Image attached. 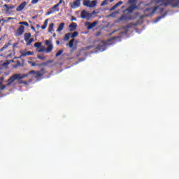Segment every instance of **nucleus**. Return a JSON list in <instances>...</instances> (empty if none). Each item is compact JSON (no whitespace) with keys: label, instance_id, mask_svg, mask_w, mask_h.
<instances>
[{"label":"nucleus","instance_id":"nucleus-1","mask_svg":"<svg viewBox=\"0 0 179 179\" xmlns=\"http://www.w3.org/2000/svg\"><path fill=\"white\" fill-rule=\"evenodd\" d=\"M45 73V69H41V71H35L34 70L30 71L28 73L26 74H20L16 73L10 76V78L7 80L8 83H7V86H10L12 83L15 80H22V79H24V78H27L29 75H34V78H41L43 75Z\"/></svg>","mask_w":179,"mask_h":179},{"label":"nucleus","instance_id":"nucleus-2","mask_svg":"<svg viewBox=\"0 0 179 179\" xmlns=\"http://www.w3.org/2000/svg\"><path fill=\"white\" fill-rule=\"evenodd\" d=\"M156 3H161V6L171 4L172 8H179V0H157Z\"/></svg>","mask_w":179,"mask_h":179},{"label":"nucleus","instance_id":"nucleus-3","mask_svg":"<svg viewBox=\"0 0 179 179\" xmlns=\"http://www.w3.org/2000/svg\"><path fill=\"white\" fill-rule=\"evenodd\" d=\"M111 40H108V41H101L96 48L98 50H99L100 52H103V51H105L107 47L109 45H111Z\"/></svg>","mask_w":179,"mask_h":179},{"label":"nucleus","instance_id":"nucleus-4","mask_svg":"<svg viewBox=\"0 0 179 179\" xmlns=\"http://www.w3.org/2000/svg\"><path fill=\"white\" fill-rule=\"evenodd\" d=\"M83 5L87 8H95L97 6V1L83 0Z\"/></svg>","mask_w":179,"mask_h":179},{"label":"nucleus","instance_id":"nucleus-5","mask_svg":"<svg viewBox=\"0 0 179 179\" xmlns=\"http://www.w3.org/2000/svg\"><path fill=\"white\" fill-rule=\"evenodd\" d=\"M81 19H86L87 20H90L92 19V14L87 13L86 10H83L80 14Z\"/></svg>","mask_w":179,"mask_h":179},{"label":"nucleus","instance_id":"nucleus-6","mask_svg":"<svg viewBox=\"0 0 179 179\" xmlns=\"http://www.w3.org/2000/svg\"><path fill=\"white\" fill-rule=\"evenodd\" d=\"M98 24H99V21H94L92 23H90V22H86L85 27H87L88 30H92V29H94V27L97 26Z\"/></svg>","mask_w":179,"mask_h":179},{"label":"nucleus","instance_id":"nucleus-7","mask_svg":"<svg viewBox=\"0 0 179 179\" xmlns=\"http://www.w3.org/2000/svg\"><path fill=\"white\" fill-rule=\"evenodd\" d=\"M156 10H159V13H162L163 10H164V8L162 7V6H157L153 8L152 10V12L150 15H146V16H152V15L155 14L156 13Z\"/></svg>","mask_w":179,"mask_h":179},{"label":"nucleus","instance_id":"nucleus-8","mask_svg":"<svg viewBox=\"0 0 179 179\" xmlns=\"http://www.w3.org/2000/svg\"><path fill=\"white\" fill-rule=\"evenodd\" d=\"M131 19H132V16H131V14H124L119 18V20L120 22H127L128 20H131Z\"/></svg>","mask_w":179,"mask_h":179},{"label":"nucleus","instance_id":"nucleus-9","mask_svg":"<svg viewBox=\"0 0 179 179\" xmlns=\"http://www.w3.org/2000/svg\"><path fill=\"white\" fill-rule=\"evenodd\" d=\"M24 33V26L20 25L19 28L17 29V31L15 33L16 37H19L20 36H22Z\"/></svg>","mask_w":179,"mask_h":179},{"label":"nucleus","instance_id":"nucleus-10","mask_svg":"<svg viewBox=\"0 0 179 179\" xmlns=\"http://www.w3.org/2000/svg\"><path fill=\"white\" fill-rule=\"evenodd\" d=\"M26 5H27V2L24 1L22 2L17 8V12H22L24 8H26Z\"/></svg>","mask_w":179,"mask_h":179},{"label":"nucleus","instance_id":"nucleus-11","mask_svg":"<svg viewBox=\"0 0 179 179\" xmlns=\"http://www.w3.org/2000/svg\"><path fill=\"white\" fill-rule=\"evenodd\" d=\"M136 8H138V6H136V4H133L130 6L128 8H127L126 10H127V12H129V13H132L134 10L136 9Z\"/></svg>","mask_w":179,"mask_h":179},{"label":"nucleus","instance_id":"nucleus-12","mask_svg":"<svg viewBox=\"0 0 179 179\" xmlns=\"http://www.w3.org/2000/svg\"><path fill=\"white\" fill-rule=\"evenodd\" d=\"M79 6H80V0H76L73 3L71 8H73V9H76V8H79Z\"/></svg>","mask_w":179,"mask_h":179},{"label":"nucleus","instance_id":"nucleus-13","mask_svg":"<svg viewBox=\"0 0 179 179\" xmlns=\"http://www.w3.org/2000/svg\"><path fill=\"white\" fill-rule=\"evenodd\" d=\"M13 19H16V18L12 17H7L6 19L1 18V20L3 22L1 23V26H5V23H8V22H9V20H13Z\"/></svg>","mask_w":179,"mask_h":179},{"label":"nucleus","instance_id":"nucleus-14","mask_svg":"<svg viewBox=\"0 0 179 179\" xmlns=\"http://www.w3.org/2000/svg\"><path fill=\"white\" fill-rule=\"evenodd\" d=\"M3 80H4L3 78H0V90H5L6 87L10 86V85H8V84H6V85H2V83H3Z\"/></svg>","mask_w":179,"mask_h":179},{"label":"nucleus","instance_id":"nucleus-15","mask_svg":"<svg viewBox=\"0 0 179 179\" xmlns=\"http://www.w3.org/2000/svg\"><path fill=\"white\" fill-rule=\"evenodd\" d=\"M166 16H167V13H165L164 15H162L160 17H158L155 21L154 23H157V22H160V20H162V19H164V17H166Z\"/></svg>","mask_w":179,"mask_h":179},{"label":"nucleus","instance_id":"nucleus-16","mask_svg":"<svg viewBox=\"0 0 179 179\" xmlns=\"http://www.w3.org/2000/svg\"><path fill=\"white\" fill-rule=\"evenodd\" d=\"M54 60H48L46 62L39 64V66H48V64H52Z\"/></svg>","mask_w":179,"mask_h":179},{"label":"nucleus","instance_id":"nucleus-17","mask_svg":"<svg viewBox=\"0 0 179 179\" xmlns=\"http://www.w3.org/2000/svg\"><path fill=\"white\" fill-rule=\"evenodd\" d=\"M64 27H65V23L62 22V23L59 25V27H58V28H57V31H58V32L62 31L64 30Z\"/></svg>","mask_w":179,"mask_h":179},{"label":"nucleus","instance_id":"nucleus-18","mask_svg":"<svg viewBox=\"0 0 179 179\" xmlns=\"http://www.w3.org/2000/svg\"><path fill=\"white\" fill-rule=\"evenodd\" d=\"M30 37H31V34L30 33H25L24 35V38L26 42L29 41L30 40Z\"/></svg>","mask_w":179,"mask_h":179},{"label":"nucleus","instance_id":"nucleus-19","mask_svg":"<svg viewBox=\"0 0 179 179\" xmlns=\"http://www.w3.org/2000/svg\"><path fill=\"white\" fill-rule=\"evenodd\" d=\"M28 64H29V65H31V66H40V64H38V61H36L35 62H33L31 61H29Z\"/></svg>","mask_w":179,"mask_h":179},{"label":"nucleus","instance_id":"nucleus-20","mask_svg":"<svg viewBox=\"0 0 179 179\" xmlns=\"http://www.w3.org/2000/svg\"><path fill=\"white\" fill-rule=\"evenodd\" d=\"M69 27L70 29H70L71 31H73V30H75V29H76V27H78V25L76 24V23L72 22L71 24H70V25L69 26Z\"/></svg>","mask_w":179,"mask_h":179},{"label":"nucleus","instance_id":"nucleus-21","mask_svg":"<svg viewBox=\"0 0 179 179\" xmlns=\"http://www.w3.org/2000/svg\"><path fill=\"white\" fill-rule=\"evenodd\" d=\"M47 26H48V20H45L44 23H43V25L42 26L41 29L42 30H45V29H47Z\"/></svg>","mask_w":179,"mask_h":179},{"label":"nucleus","instance_id":"nucleus-22","mask_svg":"<svg viewBox=\"0 0 179 179\" xmlns=\"http://www.w3.org/2000/svg\"><path fill=\"white\" fill-rule=\"evenodd\" d=\"M48 31H49V33H52V31H54V23H51L49 25Z\"/></svg>","mask_w":179,"mask_h":179},{"label":"nucleus","instance_id":"nucleus-23","mask_svg":"<svg viewBox=\"0 0 179 179\" xmlns=\"http://www.w3.org/2000/svg\"><path fill=\"white\" fill-rule=\"evenodd\" d=\"M52 48H54L52 44L49 45L48 48L45 50L46 52H51L52 51Z\"/></svg>","mask_w":179,"mask_h":179},{"label":"nucleus","instance_id":"nucleus-24","mask_svg":"<svg viewBox=\"0 0 179 179\" xmlns=\"http://www.w3.org/2000/svg\"><path fill=\"white\" fill-rule=\"evenodd\" d=\"M79 34V33H78V31H74L73 33H71V38L74 39L75 37H77V36Z\"/></svg>","mask_w":179,"mask_h":179},{"label":"nucleus","instance_id":"nucleus-25","mask_svg":"<svg viewBox=\"0 0 179 179\" xmlns=\"http://www.w3.org/2000/svg\"><path fill=\"white\" fill-rule=\"evenodd\" d=\"M71 34H72V33H68L64 36V40L66 41H68V40H69V38H71Z\"/></svg>","mask_w":179,"mask_h":179},{"label":"nucleus","instance_id":"nucleus-26","mask_svg":"<svg viewBox=\"0 0 179 179\" xmlns=\"http://www.w3.org/2000/svg\"><path fill=\"white\" fill-rule=\"evenodd\" d=\"M75 41V39H71L69 44H67L66 45H69V47H70V48H72V47H73V42Z\"/></svg>","mask_w":179,"mask_h":179},{"label":"nucleus","instance_id":"nucleus-27","mask_svg":"<svg viewBox=\"0 0 179 179\" xmlns=\"http://www.w3.org/2000/svg\"><path fill=\"white\" fill-rule=\"evenodd\" d=\"M108 1H110V0L103 1L102 3L100 4V6H106V5H108Z\"/></svg>","mask_w":179,"mask_h":179},{"label":"nucleus","instance_id":"nucleus-28","mask_svg":"<svg viewBox=\"0 0 179 179\" xmlns=\"http://www.w3.org/2000/svg\"><path fill=\"white\" fill-rule=\"evenodd\" d=\"M4 8H6V9H15V6H8V4H5L4 5Z\"/></svg>","mask_w":179,"mask_h":179},{"label":"nucleus","instance_id":"nucleus-29","mask_svg":"<svg viewBox=\"0 0 179 179\" xmlns=\"http://www.w3.org/2000/svg\"><path fill=\"white\" fill-rule=\"evenodd\" d=\"M51 9L53 10H55H55H56V12H59V8L57 7L56 5L53 6L51 8Z\"/></svg>","mask_w":179,"mask_h":179},{"label":"nucleus","instance_id":"nucleus-30","mask_svg":"<svg viewBox=\"0 0 179 179\" xmlns=\"http://www.w3.org/2000/svg\"><path fill=\"white\" fill-rule=\"evenodd\" d=\"M33 41H34V38H31L30 39H29V41L27 42V45H30V44H31L33 43Z\"/></svg>","mask_w":179,"mask_h":179},{"label":"nucleus","instance_id":"nucleus-31","mask_svg":"<svg viewBox=\"0 0 179 179\" xmlns=\"http://www.w3.org/2000/svg\"><path fill=\"white\" fill-rule=\"evenodd\" d=\"M34 47H36V48H40L41 47V43H38V42L35 43Z\"/></svg>","mask_w":179,"mask_h":179},{"label":"nucleus","instance_id":"nucleus-32","mask_svg":"<svg viewBox=\"0 0 179 179\" xmlns=\"http://www.w3.org/2000/svg\"><path fill=\"white\" fill-rule=\"evenodd\" d=\"M19 24H23L24 26L29 27V23L27 22H19Z\"/></svg>","mask_w":179,"mask_h":179},{"label":"nucleus","instance_id":"nucleus-33","mask_svg":"<svg viewBox=\"0 0 179 179\" xmlns=\"http://www.w3.org/2000/svg\"><path fill=\"white\" fill-rule=\"evenodd\" d=\"M97 13H99V12H96V10H93L91 13H90V15H91V19H93V15H97Z\"/></svg>","mask_w":179,"mask_h":179},{"label":"nucleus","instance_id":"nucleus-34","mask_svg":"<svg viewBox=\"0 0 179 179\" xmlns=\"http://www.w3.org/2000/svg\"><path fill=\"white\" fill-rule=\"evenodd\" d=\"M20 54H21V57H27V55H28L27 52H24V51H21Z\"/></svg>","mask_w":179,"mask_h":179},{"label":"nucleus","instance_id":"nucleus-35","mask_svg":"<svg viewBox=\"0 0 179 179\" xmlns=\"http://www.w3.org/2000/svg\"><path fill=\"white\" fill-rule=\"evenodd\" d=\"M62 52H64V50H59L57 54H56V57H59V55H61V54H62Z\"/></svg>","mask_w":179,"mask_h":179},{"label":"nucleus","instance_id":"nucleus-36","mask_svg":"<svg viewBox=\"0 0 179 179\" xmlns=\"http://www.w3.org/2000/svg\"><path fill=\"white\" fill-rule=\"evenodd\" d=\"M37 58H38V59H41L42 61H44V59H45V56L38 55Z\"/></svg>","mask_w":179,"mask_h":179},{"label":"nucleus","instance_id":"nucleus-37","mask_svg":"<svg viewBox=\"0 0 179 179\" xmlns=\"http://www.w3.org/2000/svg\"><path fill=\"white\" fill-rule=\"evenodd\" d=\"M122 5V1H119L117 3L115 4V6H116V8H118V6Z\"/></svg>","mask_w":179,"mask_h":179},{"label":"nucleus","instance_id":"nucleus-38","mask_svg":"<svg viewBox=\"0 0 179 179\" xmlns=\"http://www.w3.org/2000/svg\"><path fill=\"white\" fill-rule=\"evenodd\" d=\"M55 12V10L52 8L50 9V10L47 13V15H51Z\"/></svg>","mask_w":179,"mask_h":179},{"label":"nucleus","instance_id":"nucleus-39","mask_svg":"<svg viewBox=\"0 0 179 179\" xmlns=\"http://www.w3.org/2000/svg\"><path fill=\"white\" fill-rule=\"evenodd\" d=\"M10 45V43H6L4 45V46L3 47L4 48V50H6V48H8V47H9Z\"/></svg>","mask_w":179,"mask_h":179},{"label":"nucleus","instance_id":"nucleus-40","mask_svg":"<svg viewBox=\"0 0 179 179\" xmlns=\"http://www.w3.org/2000/svg\"><path fill=\"white\" fill-rule=\"evenodd\" d=\"M6 13L7 15H10L11 12H10V10L9 8H6Z\"/></svg>","mask_w":179,"mask_h":179},{"label":"nucleus","instance_id":"nucleus-41","mask_svg":"<svg viewBox=\"0 0 179 179\" xmlns=\"http://www.w3.org/2000/svg\"><path fill=\"white\" fill-rule=\"evenodd\" d=\"M50 43H51V41H50V40H46L45 44V45H50Z\"/></svg>","mask_w":179,"mask_h":179},{"label":"nucleus","instance_id":"nucleus-42","mask_svg":"<svg viewBox=\"0 0 179 179\" xmlns=\"http://www.w3.org/2000/svg\"><path fill=\"white\" fill-rule=\"evenodd\" d=\"M27 52V55H34V52L28 51Z\"/></svg>","mask_w":179,"mask_h":179},{"label":"nucleus","instance_id":"nucleus-43","mask_svg":"<svg viewBox=\"0 0 179 179\" xmlns=\"http://www.w3.org/2000/svg\"><path fill=\"white\" fill-rule=\"evenodd\" d=\"M115 9H117V6L115 5L113 6L110 9V10H114Z\"/></svg>","mask_w":179,"mask_h":179},{"label":"nucleus","instance_id":"nucleus-44","mask_svg":"<svg viewBox=\"0 0 179 179\" xmlns=\"http://www.w3.org/2000/svg\"><path fill=\"white\" fill-rule=\"evenodd\" d=\"M129 3H135V0H129Z\"/></svg>","mask_w":179,"mask_h":179},{"label":"nucleus","instance_id":"nucleus-45","mask_svg":"<svg viewBox=\"0 0 179 179\" xmlns=\"http://www.w3.org/2000/svg\"><path fill=\"white\" fill-rule=\"evenodd\" d=\"M38 2V0H32L31 3H37Z\"/></svg>","mask_w":179,"mask_h":179},{"label":"nucleus","instance_id":"nucleus-46","mask_svg":"<svg viewBox=\"0 0 179 179\" xmlns=\"http://www.w3.org/2000/svg\"><path fill=\"white\" fill-rule=\"evenodd\" d=\"M76 21V17H71V22Z\"/></svg>","mask_w":179,"mask_h":179},{"label":"nucleus","instance_id":"nucleus-47","mask_svg":"<svg viewBox=\"0 0 179 179\" xmlns=\"http://www.w3.org/2000/svg\"><path fill=\"white\" fill-rule=\"evenodd\" d=\"M23 83H24V81H23V80H20V81L18 82V84H19V85H23Z\"/></svg>","mask_w":179,"mask_h":179},{"label":"nucleus","instance_id":"nucleus-48","mask_svg":"<svg viewBox=\"0 0 179 179\" xmlns=\"http://www.w3.org/2000/svg\"><path fill=\"white\" fill-rule=\"evenodd\" d=\"M44 52V49L41 48L38 50V52Z\"/></svg>","mask_w":179,"mask_h":179},{"label":"nucleus","instance_id":"nucleus-49","mask_svg":"<svg viewBox=\"0 0 179 179\" xmlns=\"http://www.w3.org/2000/svg\"><path fill=\"white\" fill-rule=\"evenodd\" d=\"M56 44H57V45H59V41H56Z\"/></svg>","mask_w":179,"mask_h":179},{"label":"nucleus","instance_id":"nucleus-50","mask_svg":"<svg viewBox=\"0 0 179 179\" xmlns=\"http://www.w3.org/2000/svg\"><path fill=\"white\" fill-rule=\"evenodd\" d=\"M59 5H61L59 3L56 4V6L58 8L59 6Z\"/></svg>","mask_w":179,"mask_h":179},{"label":"nucleus","instance_id":"nucleus-51","mask_svg":"<svg viewBox=\"0 0 179 179\" xmlns=\"http://www.w3.org/2000/svg\"><path fill=\"white\" fill-rule=\"evenodd\" d=\"M3 50H5V48H3H3H1L0 49V51H3Z\"/></svg>","mask_w":179,"mask_h":179},{"label":"nucleus","instance_id":"nucleus-52","mask_svg":"<svg viewBox=\"0 0 179 179\" xmlns=\"http://www.w3.org/2000/svg\"><path fill=\"white\" fill-rule=\"evenodd\" d=\"M59 3L61 5V3H62V0H59Z\"/></svg>","mask_w":179,"mask_h":179},{"label":"nucleus","instance_id":"nucleus-53","mask_svg":"<svg viewBox=\"0 0 179 179\" xmlns=\"http://www.w3.org/2000/svg\"><path fill=\"white\" fill-rule=\"evenodd\" d=\"M23 84H24V85H27V82L24 81Z\"/></svg>","mask_w":179,"mask_h":179},{"label":"nucleus","instance_id":"nucleus-54","mask_svg":"<svg viewBox=\"0 0 179 179\" xmlns=\"http://www.w3.org/2000/svg\"><path fill=\"white\" fill-rule=\"evenodd\" d=\"M53 37H57V34H53Z\"/></svg>","mask_w":179,"mask_h":179},{"label":"nucleus","instance_id":"nucleus-55","mask_svg":"<svg viewBox=\"0 0 179 179\" xmlns=\"http://www.w3.org/2000/svg\"><path fill=\"white\" fill-rule=\"evenodd\" d=\"M80 62L85 61V59H80Z\"/></svg>","mask_w":179,"mask_h":179},{"label":"nucleus","instance_id":"nucleus-56","mask_svg":"<svg viewBox=\"0 0 179 179\" xmlns=\"http://www.w3.org/2000/svg\"><path fill=\"white\" fill-rule=\"evenodd\" d=\"M113 1H114V0H110V3L113 2Z\"/></svg>","mask_w":179,"mask_h":179},{"label":"nucleus","instance_id":"nucleus-57","mask_svg":"<svg viewBox=\"0 0 179 179\" xmlns=\"http://www.w3.org/2000/svg\"><path fill=\"white\" fill-rule=\"evenodd\" d=\"M31 29H33L34 30L35 28H34V27H31Z\"/></svg>","mask_w":179,"mask_h":179},{"label":"nucleus","instance_id":"nucleus-58","mask_svg":"<svg viewBox=\"0 0 179 179\" xmlns=\"http://www.w3.org/2000/svg\"><path fill=\"white\" fill-rule=\"evenodd\" d=\"M6 2H10V1L9 0H6Z\"/></svg>","mask_w":179,"mask_h":179},{"label":"nucleus","instance_id":"nucleus-59","mask_svg":"<svg viewBox=\"0 0 179 179\" xmlns=\"http://www.w3.org/2000/svg\"><path fill=\"white\" fill-rule=\"evenodd\" d=\"M109 16H113V14H110Z\"/></svg>","mask_w":179,"mask_h":179},{"label":"nucleus","instance_id":"nucleus-60","mask_svg":"<svg viewBox=\"0 0 179 179\" xmlns=\"http://www.w3.org/2000/svg\"><path fill=\"white\" fill-rule=\"evenodd\" d=\"M1 30H2V28L0 27V31H1Z\"/></svg>","mask_w":179,"mask_h":179},{"label":"nucleus","instance_id":"nucleus-61","mask_svg":"<svg viewBox=\"0 0 179 179\" xmlns=\"http://www.w3.org/2000/svg\"><path fill=\"white\" fill-rule=\"evenodd\" d=\"M2 22L1 19L0 20V23Z\"/></svg>","mask_w":179,"mask_h":179},{"label":"nucleus","instance_id":"nucleus-62","mask_svg":"<svg viewBox=\"0 0 179 179\" xmlns=\"http://www.w3.org/2000/svg\"><path fill=\"white\" fill-rule=\"evenodd\" d=\"M1 40H2V37L0 38V41H1Z\"/></svg>","mask_w":179,"mask_h":179},{"label":"nucleus","instance_id":"nucleus-63","mask_svg":"<svg viewBox=\"0 0 179 179\" xmlns=\"http://www.w3.org/2000/svg\"><path fill=\"white\" fill-rule=\"evenodd\" d=\"M94 1H97V0H94Z\"/></svg>","mask_w":179,"mask_h":179}]
</instances>
